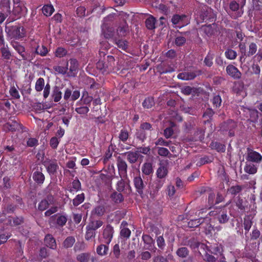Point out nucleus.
I'll list each match as a JSON object with an SVG mask.
<instances>
[{"label":"nucleus","instance_id":"f257e3e1","mask_svg":"<svg viewBox=\"0 0 262 262\" xmlns=\"http://www.w3.org/2000/svg\"><path fill=\"white\" fill-rule=\"evenodd\" d=\"M5 31L11 40H21L26 36V29L20 25L6 26Z\"/></svg>","mask_w":262,"mask_h":262},{"label":"nucleus","instance_id":"f03ea898","mask_svg":"<svg viewBox=\"0 0 262 262\" xmlns=\"http://www.w3.org/2000/svg\"><path fill=\"white\" fill-rule=\"evenodd\" d=\"M115 14L111 13L104 18L101 25L102 32L106 39L113 38L115 35L114 25Z\"/></svg>","mask_w":262,"mask_h":262},{"label":"nucleus","instance_id":"7ed1b4c3","mask_svg":"<svg viewBox=\"0 0 262 262\" xmlns=\"http://www.w3.org/2000/svg\"><path fill=\"white\" fill-rule=\"evenodd\" d=\"M116 16L120 17L122 19V21L118 26L116 33L118 37H125L129 33V27L126 21L129 15L122 11L116 9Z\"/></svg>","mask_w":262,"mask_h":262},{"label":"nucleus","instance_id":"20e7f679","mask_svg":"<svg viewBox=\"0 0 262 262\" xmlns=\"http://www.w3.org/2000/svg\"><path fill=\"white\" fill-rule=\"evenodd\" d=\"M227 213L226 209L224 207H222L215 208L209 212V214L217 220L220 224H225L228 222L229 219V216H228Z\"/></svg>","mask_w":262,"mask_h":262},{"label":"nucleus","instance_id":"39448f33","mask_svg":"<svg viewBox=\"0 0 262 262\" xmlns=\"http://www.w3.org/2000/svg\"><path fill=\"white\" fill-rule=\"evenodd\" d=\"M10 45L19 55L22 60L29 61L32 60V56L26 51L25 47L20 42L15 40H11Z\"/></svg>","mask_w":262,"mask_h":262},{"label":"nucleus","instance_id":"423d86ee","mask_svg":"<svg viewBox=\"0 0 262 262\" xmlns=\"http://www.w3.org/2000/svg\"><path fill=\"white\" fill-rule=\"evenodd\" d=\"M30 45L31 48L34 49V51L30 54L31 56H32V60L34 59L36 55H39L43 57L46 56L49 52V50L45 46L42 45L41 47H40L38 40L31 39L30 40Z\"/></svg>","mask_w":262,"mask_h":262},{"label":"nucleus","instance_id":"0eeeda50","mask_svg":"<svg viewBox=\"0 0 262 262\" xmlns=\"http://www.w3.org/2000/svg\"><path fill=\"white\" fill-rule=\"evenodd\" d=\"M42 164L46 168L47 171L50 176H56L59 166L56 159H46L42 161Z\"/></svg>","mask_w":262,"mask_h":262},{"label":"nucleus","instance_id":"6e6552de","mask_svg":"<svg viewBox=\"0 0 262 262\" xmlns=\"http://www.w3.org/2000/svg\"><path fill=\"white\" fill-rule=\"evenodd\" d=\"M246 160L247 162L259 164L262 161V155L250 147L247 148Z\"/></svg>","mask_w":262,"mask_h":262},{"label":"nucleus","instance_id":"1a4fd4ad","mask_svg":"<svg viewBox=\"0 0 262 262\" xmlns=\"http://www.w3.org/2000/svg\"><path fill=\"white\" fill-rule=\"evenodd\" d=\"M67 217L64 215L56 214L51 216L49 222L50 225H53L59 227H63L67 223Z\"/></svg>","mask_w":262,"mask_h":262},{"label":"nucleus","instance_id":"9d476101","mask_svg":"<svg viewBox=\"0 0 262 262\" xmlns=\"http://www.w3.org/2000/svg\"><path fill=\"white\" fill-rule=\"evenodd\" d=\"M171 22L174 27L181 28L187 24V16L185 14H174L172 16Z\"/></svg>","mask_w":262,"mask_h":262},{"label":"nucleus","instance_id":"9b49d317","mask_svg":"<svg viewBox=\"0 0 262 262\" xmlns=\"http://www.w3.org/2000/svg\"><path fill=\"white\" fill-rule=\"evenodd\" d=\"M142 238L144 242V249L156 252L157 249L155 245V240L148 234H143Z\"/></svg>","mask_w":262,"mask_h":262},{"label":"nucleus","instance_id":"f8f14e48","mask_svg":"<svg viewBox=\"0 0 262 262\" xmlns=\"http://www.w3.org/2000/svg\"><path fill=\"white\" fill-rule=\"evenodd\" d=\"M54 198L52 194H48L46 198L42 200L38 204V209L43 211L47 209L50 205L54 204Z\"/></svg>","mask_w":262,"mask_h":262},{"label":"nucleus","instance_id":"ddd939ff","mask_svg":"<svg viewBox=\"0 0 262 262\" xmlns=\"http://www.w3.org/2000/svg\"><path fill=\"white\" fill-rule=\"evenodd\" d=\"M226 71L227 75L233 79L238 80L242 77V73L233 64H228L226 68Z\"/></svg>","mask_w":262,"mask_h":262},{"label":"nucleus","instance_id":"4468645a","mask_svg":"<svg viewBox=\"0 0 262 262\" xmlns=\"http://www.w3.org/2000/svg\"><path fill=\"white\" fill-rule=\"evenodd\" d=\"M117 167L118 173L121 179H126L127 177V164L126 162L120 157L117 158Z\"/></svg>","mask_w":262,"mask_h":262},{"label":"nucleus","instance_id":"2eb2a0df","mask_svg":"<svg viewBox=\"0 0 262 262\" xmlns=\"http://www.w3.org/2000/svg\"><path fill=\"white\" fill-rule=\"evenodd\" d=\"M202 72L201 70H197L193 72H188L179 73L178 78L184 80H189L194 79L197 76L201 75Z\"/></svg>","mask_w":262,"mask_h":262},{"label":"nucleus","instance_id":"dca6fc26","mask_svg":"<svg viewBox=\"0 0 262 262\" xmlns=\"http://www.w3.org/2000/svg\"><path fill=\"white\" fill-rule=\"evenodd\" d=\"M42 170L41 167H40L39 169L37 168L32 174L33 181L39 186L42 185L45 181V176L42 173Z\"/></svg>","mask_w":262,"mask_h":262},{"label":"nucleus","instance_id":"f3484780","mask_svg":"<svg viewBox=\"0 0 262 262\" xmlns=\"http://www.w3.org/2000/svg\"><path fill=\"white\" fill-rule=\"evenodd\" d=\"M254 216L252 214L246 215L243 219V225L245 230V234H247L254 223Z\"/></svg>","mask_w":262,"mask_h":262},{"label":"nucleus","instance_id":"a211bd4d","mask_svg":"<svg viewBox=\"0 0 262 262\" xmlns=\"http://www.w3.org/2000/svg\"><path fill=\"white\" fill-rule=\"evenodd\" d=\"M133 182L137 192L141 195L143 193V189L145 188V185H144L143 181L140 174L134 177Z\"/></svg>","mask_w":262,"mask_h":262},{"label":"nucleus","instance_id":"6ab92c4d","mask_svg":"<svg viewBox=\"0 0 262 262\" xmlns=\"http://www.w3.org/2000/svg\"><path fill=\"white\" fill-rule=\"evenodd\" d=\"M128 226V223L127 222L123 221L120 225V237L121 239L126 240L129 238L131 231L127 227Z\"/></svg>","mask_w":262,"mask_h":262},{"label":"nucleus","instance_id":"aec40b11","mask_svg":"<svg viewBox=\"0 0 262 262\" xmlns=\"http://www.w3.org/2000/svg\"><path fill=\"white\" fill-rule=\"evenodd\" d=\"M67 190L73 194L81 190V184L78 178H75L71 184L67 186Z\"/></svg>","mask_w":262,"mask_h":262},{"label":"nucleus","instance_id":"412c9836","mask_svg":"<svg viewBox=\"0 0 262 262\" xmlns=\"http://www.w3.org/2000/svg\"><path fill=\"white\" fill-rule=\"evenodd\" d=\"M114 228L110 224L107 225L104 228L103 233V236L104 239V243L109 244L112 241L113 236Z\"/></svg>","mask_w":262,"mask_h":262},{"label":"nucleus","instance_id":"4be33fe9","mask_svg":"<svg viewBox=\"0 0 262 262\" xmlns=\"http://www.w3.org/2000/svg\"><path fill=\"white\" fill-rule=\"evenodd\" d=\"M187 219L190 220L188 222V226L189 228H196L201 225H203L205 222H209L210 221L209 217H201L198 219H193L187 216Z\"/></svg>","mask_w":262,"mask_h":262},{"label":"nucleus","instance_id":"5701e85b","mask_svg":"<svg viewBox=\"0 0 262 262\" xmlns=\"http://www.w3.org/2000/svg\"><path fill=\"white\" fill-rule=\"evenodd\" d=\"M70 63L69 72L68 75L69 76L74 77L78 71L79 63L78 60L75 58H71L68 61Z\"/></svg>","mask_w":262,"mask_h":262},{"label":"nucleus","instance_id":"b1692460","mask_svg":"<svg viewBox=\"0 0 262 262\" xmlns=\"http://www.w3.org/2000/svg\"><path fill=\"white\" fill-rule=\"evenodd\" d=\"M20 128V124L16 121L12 120L8 122L3 126V129L5 132H14Z\"/></svg>","mask_w":262,"mask_h":262},{"label":"nucleus","instance_id":"393cba45","mask_svg":"<svg viewBox=\"0 0 262 262\" xmlns=\"http://www.w3.org/2000/svg\"><path fill=\"white\" fill-rule=\"evenodd\" d=\"M44 242L46 246L51 249L54 250L57 247L56 240L51 234H47L45 236Z\"/></svg>","mask_w":262,"mask_h":262},{"label":"nucleus","instance_id":"a878e982","mask_svg":"<svg viewBox=\"0 0 262 262\" xmlns=\"http://www.w3.org/2000/svg\"><path fill=\"white\" fill-rule=\"evenodd\" d=\"M1 46H3L0 49L2 57L4 59L10 60L11 58L12 55L8 44H5V42L4 44H1Z\"/></svg>","mask_w":262,"mask_h":262},{"label":"nucleus","instance_id":"bb28decb","mask_svg":"<svg viewBox=\"0 0 262 262\" xmlns=\"http://www.w3.org/2000/svg\"><path fill=\"white\" fill-rule=\"evenodd\" d=\"M257 169L256 164L247 161L246 162L244 168L245 172L249 174H255L257 171Z\"/></svg>","mask_w":262,"mask_h":262},{"label":"nucleus","instance_id":"cd10ccee","mask_svg":"<svg viewBox=\"0 0 262 262\" xmlns=\"http://www.w3.org/2000/svg\"><path fill=\"white\" fill-rule=\"evenodd\" d=\"M89 82L91 83L90 86V92L91 93H95V97L97 96L98 93H101V89L100 84L94 81L93 79H90Z\"/></svg>","mask_w":262,"mask_h":262},{"label":"nucleus","instance_id":"c85d7f7f","mask_svg":"<svg viewBox=\"0 0 262 262\" xmlns=\"http://www.w3.org/2000/svg\"><path fill=\"white\" fill-rule=\"evenodd\" d=\"M209 147L211 149L215 150L219 152H224L226 150L225 145L217 141H212Z\"/></svg>","mask_w":262,"mask_h":262},{"label":"nucleus","instance_id":"c756f323","mask_svg":"<svg viewBox=\"0 0 262 262\" xmlns=\"http://www.w3.org/2000/svg\"><path fill=\"white\" fill-rule=\"evenodd\" d=\"M168 169L166 165L161 164L156 171V175L158 179H164L168 174Z\"/></svg>","mask_w":262,"mask_h":262},{"label":"nucleus","instance_id":"7c9ffc66","mask_svg":"<svg viewBox=\"0 0 262 262\" xmlns=\"http://www.w3.org/2000/svg\"><path fill=\"white\" fill-rule=\"evenodd\" d=\"M214 114V112L212 110V108H208L206 110V111L204 112L203 117L205 118H207L206 120H204L203 122L204 124H209L210 126L211 127L212 123H211V119L212 117Z\"/></svg>","mask_w":262,"mask_h":262},{"label":"nucleus","instance_id":"2f4dec72","mask_svg":"<svg viewBox=\"0 0 262 262\" xmlns=\"http://www.w3.org/2000/svg\"><path fill=\"white\" fill-rule=\"evenodd\" d=\"M96 68L103 74H106L110 72V69L107 64L102 59H99L96 63Z\"/></svg>","mask_w":262,"mask_h":262},{"label":"nucleus","instance_id":"473e14b6","mask_svg":"<svg viewBox=\"0 0 262 262\" xmlns=\"http://www.w3.org/2000/svg\"><path fill=\"white\" fill-rule=\"evenodd\" d=\"M206 128L205 127H198L194 134L195 140L203 142L205 136Z\"/></svg>","mask_w":262,"mask_h":262},{"label":"nucleus","instance_id":"72a5a7b5","mask_svg":"<svg viewBox=\"0 0 262 262\" xmlns=\"http://www.w3.org/2000/svg\"><path fill=\"white\" fill-rule=\"evenodd\" d=\"M124 155L126 156L128 161L132 164L136 163L140 156L137 151H127L125 152Z\"/></svg>","mask_w":262,"mask_h":262},{"label":"nucleus","instance_id":"f704fd0d","mask_svg":"<svg viewBox=\"0 0 262 262\" xmlns=\"http://www.w3.org/2000/svg\"><path fill=\"white\" fill-rule=\"evenodd\" d=\"M142 173L146 176L152 174L154 172L152 164L150 162L144 163L141 167Z\"/></svg>","mask_w":262,"mask_h":262},{"label":"nucleus","instance_id":"c9c22d12","mask_svg":"<svg viewBox=\"0 0 262 262\" xmlns=\"http://www.w3.org/2000/svg\"><path fill=\"white\" fill-rule=\"evenodd\" d=\"M103 223L101 220H94L91 221L86 227L96 232L97 229L102 226Z\"/></svg>","mask_w":262,"mask_h":262},{"label":"nucleus","instance_id":"e433bc0d","mask_svg":"<svg viewBox=\"0 0 262 262\" xmlns=\"http://www.w3.org/2000/svg\"><path fill=\"white\" fill-rule=\"evenodd\" d=\"M52 97L55 102H59L62 98V92L59 87L55 86L54 87Z\"/></svg>","mask_w":262,"mask_h":262},{"label":"nucleus","instance_id":"4c0bfd02","mask_svg":"<svg viewBox=\"0 0 262 262\" xmlns=\"http://www.w3.org/2000/svg\"><path fill=\"white\" fill-rule=\"evenodd\" d=\"M244 189V186L242 185H236L235 186H231L228 189V192L231 195L236 196L242 191Z\"/></svg>","mask_w":262,"mask_h":262},{"label":"nucleus","instance_id":"58836bf2","mask_svg":"<svg viewBox=\"0 0 262 262\" xmlns=\"http://www.w3.org/2000/svg\"><path fill=\"white\" fill-rule=\"evenodd\" d=\"M91 257L90 252H83L76 255V260L79 262H89Z\"/></svg>","mask_w":262,"mask_h":262},{"label":"nucleus","instance_id":"ea45409f","mask_svg":"<svg viewBox=\"0 0 262 262\" xmlns=\"http://www.w3.org/2000/svg\"><path fill=\"white\" fill-rule=\"evenodd\" d=\"M85 200V194L83 192L78 194L76 195L74 199L72 200L73 205L74 207H77L81 203H82Z\"/></svg>","mask_w":262,"mask_h":262},{"label":"nucleus","instance_id":"a19ab883","mask_svg":"<svg viewBox=\"0 0 262 262\" xmlns=\"http://www.w3.org/2000/svg\"><path fill=\"white\" fill-rule=\"evenodd\" d=\"M116 45L118 47L126 52H127L128 49V42L126 39H118L117 40L116 39Z\"/></svg>","mask_w":262,"mask_h":262},{"label":"nucleus","instance_id":"79ce46f5","mask_svg":"<svg viewBox=\"0 0 262 262\" xmlns=\"http://www.w3.org/2000/svg\"><path fill=\"white\" fill-rule=\"evenodd\" d=\"M155 101L152 97H148L142 102V106L145 109L151 108L155 105Z\"/></svg>","mask_w":262,"mask_h":262},{"label":"nucleus","instance_id":"37998d69","mask_svg":"<svg viewBox=\"0 0 262 262\" xmlns=\"http://www.w3.org/2000/svg\"><path fill=\"white\" fill-rule=\"evenodd\" d=\"M156 18L150 15L145 20V26L148 30H153L155 28Z\"/></svg>","mask_w":262,"mask_h":262},{"label":"nucleus","instance_id":"c03bdc74","mask_svg":"<svg viewBox=\"0 0 262 262\" xmlns=\"http://www.w3.org/2000/svg\"><path fill=\"white\" fill-rule=\"evenodd\" d=\"M261 235L260 230L256 226H254L252 231L250 233V239L255 241L259 238Z\"/></svg>","mask_w":262,"mask_h":262},{"label":"nucleus","instance_id":"a18cd8bd","mask_svg":"<svg viewBox=\"0 0 262 262\" xmlns=\"http://www.w3.org/2000/svg\"><path fill=\"white\" fill-rule=\"evenodd\" d=\"M176 254L179 257L186 258L189 255V251L187 248L182 247L177 249Z\"/></svg>","mask_w":262,"mask_h":262},{"label":"nucleus","instance_id":"49530a36","mask_svg":"<svg viewBox=\"0 0 262 262\" xmlns=\"http://www.w3.org/2000/svg\"><path fill=\"white\" fill-rule=\"evenodd\" d=\"M257 50V46L254 42H251L249 45L248 51L245 53V57H250L255 54Z\"/></svg>","mask_w":262,"mask_h":262},{"label":"nucleus","instance_id":"de8ad7c7","mask_svg":"<svg viewBox=\"0 0 262 262\" xmlns=\"http://www.w3.org/2000/svg\"><path fill=\"white\" fill-rule=\"evenodd\" d=\"M170 126L166 127L164 130V136L166 139L170 138L173 134V127L176 126V124L173 122H170Z\"/></svg>","mask_w":262,"mask_h":262},{"label":"nucleus","instance_id":"09e8293b","mask_svg":"<svg viewBox=\"0 0 262 262\" xmlns=\"http://www.w3.org/2000/svg\"><path fill=\"white\" fill-rule=\"evenodd\" d=\"M68 62H66L65 67L56 66L53 67V70L58 74L65 75L67 73L68 70Z\"/></svg>","mask_w":262,"mask_h":262},{"label":"nucleus","instance_id":"8fccbe9b","mask_svg":"<svg viewBox=\"0 0 262 262\" xmlns=\"http://www.w3.org/2000/svg\"><path fill=\"white\" fill-rule=\"evenodd\" d=\"M54 11V8L51 5H45L42 8V12L46 16H51Z\"/></svg>","mask_w":262,"mask_h":262},{"label":"nucleus","instance_id":"3c124183","mask_svg":"<svg viewBox=\"0 0 262 262\" xmlns=\"http://www.w3.org/2000/svg\"><path fill=\"white\" fill-rule=\"evenodd\" d=\"M75 242V238L72 236H68L63 242L64 248L68 249L71 248Z\"/></svg>","mask_w":262,"mask_h":262},{"label":"nucleus","instance_id":"603ef678","mask_svg":"<svg viewBox=\"0 0 262 262\" xmlns=\"http://www.w3.org/2000/svg\"><path fill=\"white\" fill-rule=\"evenodd\" d=\"M250 117L254 119V122H257L259 118V122L262 123V113H260L257 110H253L250 112Z\"/></svg>","mask_w":262,"mask_h":262},{"label":"nucleus","instance_id":"864d4df0","mask_svg":"<svg viewBox=\"0 0 262 262\" xmlns=\"http://www.w3.org/2000/svg\"><path fill=\"white\" fill-rule=\"evenodd\" d=\"M200 242H199L197 238L194 237H191L187 242V245L193 250L198 249L200 245Z\"/></svg>","mask_w":262,"mask_h":262},{"label":"nucleus","instance_id":"5fc2aeb1","mask_svg":"<svg viewBox=\"0 0 262 262\" xmlns=\"http://www.w3.org/2000/svg\"><path fill=\"white\" fill-rule=\"evenodd\" d=\"M244 89V83L241 81H234L232 88V91L234 93H241Z\"/></svg>","mask_w":262,"mask_h":262},{"label":"nucleus","instance_id":"6e6d98bb","mask_svg":"<svg viewBox=\"0 0 262 262\" xmlns=\"http://www.w3.org/2000/svg\"><path fill=\"white\" fill-rule=\"evenodd\" d=\"M45 86V79L43 78L40 77L37 79L35 85V89L36 92H40Z\"/></svg>","mask_w":262,"mask_h":262},{"label":"nucleus","instance_id":"4d7b16f0","mask_svg":"<svg viewBox=\"0 0 262 262\" xmlns=\"http://www.w3.org/2000/svg\"><path fill=\"white\" fill-rule=\"evenodd\" d=\"M96 232L86 228L85 239L87 241H95Z\"/></svg>","mask_w":262,"mask_h":262},{"label":"nucleus","instance_id":"13d9d810","mask_svg":"<svg viewBox=\"0 0 262 262\" xmlns=\"http://www.w3.org/2000/svg\"><path fill=\"white\" fill-rule=\"evenodd\" d=\"M108 251V247L103 244L98 246L96 249V252L99 255H104L107 254Z\"/></svg>","mask_w":262,"mask_h":262},{"label":"nucleus","instance_id":"bf43d9fd","mask_svg":"<svg viewBox=\"0 0 262 262\" xmlns=\"http://www.w3.org/2000/svg\"><path fill=\"white\" fill-rule=\"evenodd\" d=\"M225 57L230 60H233L236 58V52L231 49H227L225 52Z\"/></svg>","mask_w":262,"mask_h":262},{"label":"nucleus","instance_id":"052dcab7","mask_svg":"<svg viewBox=\"0 0 262 262\" xmlns=\"http://www.w3.org/2000/svg\"><path fill=\"white\" fill-rule=\"evenodd\" d=\"M128 132L125 129H122L120 133L119 134L118 138L120 141H122L123 143L125 142L128 138Z\"/></svg>","mask_w":262,"mask_h":262},{"label":"nucleus","instance_id":"680f3d73","mask_svg":"<svg viewBox=\"0 0 262 262\" xmlns=\"http://www.w3.org/2000/svg\"><path fill=\"white\" fill-rule=\"evenodd\" d=\"M156 243L158 248L161 250H163L166 246L165 239L162 235L156 237Z\"/></svg>","mask_w":262,"mask_h":262},{"label":"nucleus","instance_id":"e2e57ef3","mask_svg":"<svg viewBox=\"0 0 262 262\" xmlns=\"http://www.w3.org/2000/svg\"><path fill=\"white\" fill-rule=\"evenodd\" d=\"M214 55L210 53H208L207 56L205 57L204 62L206 66L210 67L213 65V59Z\"/></svg>","mask_w":262,"mask_h":262},{"label":"nucleus","instance_id":"0e129e2a","mask_svg":"<svg viewBox=\"0 0 262 262\" xmlns=\"http://www.w3.org/2000/svg\"><path fill=\"white\" fill-rule=\"evenodd\" d=\"M67 54V51L63 48L58 47L56 49L55 52V55L58 58H61L65 56Z\"/></svg>","mask_w":262,"mask_h":262},{"label":"nucleus","instance_id":"69168bd1","mask_svg":"<svg viewBox=\"0 0 262 262\" xmlns=\"http://www.w3.org/2000/svg\"><path fill=\"white\" fill-rule=\"evenodd\" d=\"M212 160L207 156H205L199 160L196 163L197 166H201L204 164L210 163L212 162Z\"/></svg>","mask_w":262,"mask_h":262},{"label":"nucleus","instance_id":"338daca9","mask_svg":"<svg viewBox=\"0 0 262 262\" xmlns=\"http://www.w3.org/2000/svg\"><path fill=\"white\" fill-rule=\"evenodd\" d=\"M86 246L85 243L83 241H78L75 245L74 250L75 252L84 250L86 249Z\"/></svg>","mask_w":262,"mask_h":262},{"label":"nucleus","instance_id":"774afa93","mask_svg":"<svg viewBox=\"0 0 262 262\" xmlns=\"http://www.w3.org/2000/svg\"><path fill=\"white\" fill-rule=\"evenodd\" d=\"M222 101L221 97L219 95H215L212 99V104L216 108L221 106Z\"/></svg>","mask_w":262,"mask_h":262}]
</instances>
